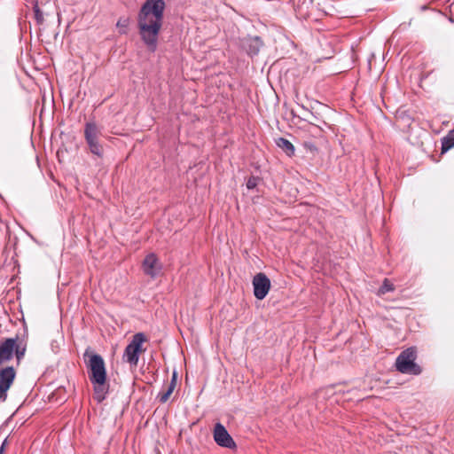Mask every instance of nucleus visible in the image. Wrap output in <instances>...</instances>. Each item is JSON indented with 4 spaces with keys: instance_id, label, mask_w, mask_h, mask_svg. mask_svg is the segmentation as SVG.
<instances>
[{
    "instance_id": "nucleus-1",
    "label": "nucleus",
    "mask_w": 454,
    "mask_h": 454,
    "mask_svg": "<svg viewBox=\"0 0 454 454\" xmlns=\"http://www.w3.org/2000/svg\"><path fill=\"white\" fill-rule=\"evenodd\" d=\"M165 7V0H145L137 14L140 38L152 52H154L158 46Z\"/></svg>"
},
{
    "instance_id": "nucleus-2",
    "label": "nucleus",
    "mask_w": 454,
    "mask_h": 454,
    "mask_svg": "<svg viewBox=\"0 0 454 454\" xmlns=\"http://www.w3.org/2000/svg\"><path fill=\"white\" fill-rule=\"evenodd\" d=\"M83 356L89 370V379L93 384L95 399L101 403L106 399L108 392L105 361L100 355L90 352L88 349Z\"/></svg>"
},
{
    "instance_id": "nucleus-3",
    "label": "nucleus",
    "mask_w": 454,
    "mask_h": 454,
    "mask_svg": "<svg viewBox=\"0 0 454 454\" xmlns=\"http://www.w3.org/2000/svg\"><path fill=\"white\" fill-rule=\"evenodd\" d=\"M416 357L417 353L414 348H408L402 351L395 361L396 370L406 374H420L421 368L415 363Z\"/></svg>"
},
{
    "instance_id": "nucleus-4",
    "label": "nucleus",
    "mask_w": 454,
    "mask_h": 454,
    "mask_svg": "<svg viewBox=\"0 0 454 454\" xmlns=\"http://www.w3.org/2000/svg\"><path fill=\"white\" fill-rule=\"evenodd\" d=\"M146 341V337L143 333H137L133 335L130 342L125 348L123 360L131 366H137L140 355L145 352L143 344Z\"/></svg>"
},
{
    "instance_id": "nucleus-5",
    "label": "nucleus",
    "mask_w": 454,
    "mask_h": 454,
    "mask_svg": "<svg viewBox=\"0 0 454 454\" xmlns=\"http://www.w3.org/2000/svg\"><path fill=\"white\" fill-rule=\"evenodd\" d=\"M101 130L94 121H88L84 127V138L88 145L90 152L98 158L104 154L103 145L99 143Z\"/></svg>"
},
{
    "instance_id": "nucleus-6",
    "label": "nucleus",
    "mask_w": 454,
    "mask_h": 454,
    "mask_svg": "<svg viewBox=\"0 0 454 454\" xmlns=\"http://www.w3.org/2000/svg\"><path fill=\"white\" fill-rule=\"evenodd\" d=\"M254 295L258 300L264 299L270 289V280L264 273H257L253 278Z\"/></svg>"
},
{
    "instance_id": "nucleus-7",
    "label": "nucleus",
    "mask_w": 454,
    "mask_h": 454,
    "mask_svg": "<svg viewBox=\"0 0 454 454\" xmlns=\"http://www.w3.org/2000/svg\"><path fill=\"white\" fill-rule=\"evenodd\" d=\"M16 372L12 366L5 367L0 371V400L5 401L7 390L14 381Z\"/></svg>"
},
{
    "instance_id": "nucleus-8",
    "label": "nucleus",
    "mask_w": 454,
    "mask_h": 454,
    "mask_svg": "<svg viewBox=\"0 0 454 454\" xmlns=\"http://www.w3.org/2000/svg\"><path fill=\"white\" fill-rule=\"evenodd\" d=\"M142 267L145 274L150 276L152 278H157L160 274L162 269L161 262L153 253L145 256L143 261Z\"/></svg>"
},
{
    "instance_id": "nucleus-9",
    "label": "nucleus",
    "mask_w": 454,
    "mask_h": 454,
    "mask_svg": "<svg viewBox=\"0 0 454 454\" xmlns=\"http://www.w3.org/2000/svg\"><path fill=\"white\" fill-rule=\"evenodd\" d=\"M214 440L215 442L224 448L234 449L236 443L232 437L230 435L226 428L221 424L217 423L214 428Z\"/></svg>"
},
{
    "instance_id": "nucleus-10",
    "label": "nucleus",
    "mask_w": 454,
    "mask_h": 454,
    "mask_svg": "<svg viewBox=\"0 0 454 454\" xmlns=\"http://www.w3.org/2000/svg\"><path fill=\"white\" fill-rule=\"evenodd\" d=\"M15 348V338H8L0 341V364H3L12 358Z\"/></svg>"
},
{
    "instance_id": "nucleus-11",
    "label": "nucleus",
    "mask_w": 454,
    "mask_h": 454,
    "mask_svg": "<svg viewBox=\"0 0 454 454\" xmlns=\"http://www.w3.org/2000/svg\"><path fill=\"white\" fill-rule=\"evenodd\" d=\"M277 145L281 148L288 156H292L294 154V145L284 137H279L277 140Z\"/></svg>"
},
{
    "instance_id": "nucleus-12",
    "label": "nucleus",
    "mask_w": 454,
    "mask_h": 454,
    "mask_svg": "<svg viewBox=\"0 0 454 454\" xmlns=\"http://www.w3.org/2000/svg\"><path fill=\"white\" fill-rule=\"evenodd\" d=\"M129 25V19L127 17H121L116 23V27L119 28V33L126 34Z\"/></svg>"
},
{
    "instance_id": "nucleus-13",
    "label": "nucleus",
    "mask_w": 454,
    "mask_h": 454,
    "mask_svg": "<svg viewBox=\"0 0 454 454\" xmlns=\"http://www.w3.org/2000/svg\"><path fill=\"white\" fill-rule=\"evenodd\" d=\"M16 339V348H14V353L18 361H20L25 355L26 346L22 344L21 341H19L18 338Z\"/></svg>"
},
{
    "instance_id": "nucleus-14",
    "label": "nucleus",
    "mask_w": 454,
    "mask_h": 454,
    "mask_svg": "<svg viewBox=\"0 0 454 454\" xmlns=\"http://www.w3.org/2000/svg\"><path fill=\"white\" fill-rule=\"evenodd\" d=\"M175 387H174V384H168L166 391L163 392L162 394H159L158 398L160 402L162 403H166L168 400L171 394L173 393Z\"/></svg>"
},
{
    "instance_id": "nucleus-15",
    "label": "nucleus",
    "mask_w": 454,
    "mask_h": 454,
    "mask_svg": "<svg viewBox=\"0 0 454 454\" xmlns=\"http://www.w3.org/2000/svg\"><path fill=\"white\" fill-rule=\"evenodd\" d=\"M262 43L260 40L259 37H255L252 41V44L249 46L248 53L251 55H256L259 52L260 47L262 46Z\"/></svg>"
},
{
    "instance_id": "nucleus-16",
    "label": "nucleus",
    "mask_w": 454,
    "mask_h": 454,
    "mask_svg": "<svg viewBox=\"0 0 454 454\" xmlns=\"http://www.w3.org/2000/svg\"><path fill=\"white\" fill-rule=\"evenodd\" d=\"M394 285L388 280V279H385L382 286H380L379 292L381 294H384L386 293H388V292H392L394 291Z\"/></svg>"
},
{
    "instance_id": "nucleus-17",
    "label": "nucleus",
    "mask_w": 454,
    "mask_h": 454,
    "mask_svg": "<svg viewBox=\"0 0 454 454\" xmlns=\"http://www.w3.org/2000/svg\"><path fill=\"white\" fill-rule=\"evenodd\" d=\"M452 146H454V139L453 138L444 137L442 139V151H447L450 148H451Z\"/></svg>"
},
{
    "instance_id": "nucleus-18",
    "label": "nucleus",
    "mask_w": 454,
    "mask_h": 454,
    "mask_svg": "<svg viewBox=\"0 0 454 454\" xmlns=\"http://www.w3.org/2000/svg\"><path fill=\"white\" fill-rule=\"evenodd\" d=\"M34 11H35V19L37 20L38 22H42L43 18V13L42 12L40 11L37 4H35L34 6Z\"/></svg>"
},
{
    "instance_id": "nucleus-19",
    "label": "nucleus",
    "mask_w": 454,
    "mask_h": 454,
    "mask_svg": "<svg viewBox=\"0 0 454 454\" xmlns=\"http://www.w3.org/2000/svg\"><path fill=\"white\" fill-rule=\"evenodd\" d=\"M256 185H257V178L254 176L250 177L247 182V187L249 190L255 188Z\"/></svg>"
},
{
    "instance_id": "nucleus-20",
    "label": "nucleus",
    "mask_w": 454,
    "mask_h": 454,
    "mask_svg": "<svg viewBox=\"0 0 454 454\" xmlns=\"http://www.w3.org/2000/svg\"><path fill=\"white\" fill-rule=\"evenodd\" d=\"M169 384H174V387H176V372H174Z\"/></svg>"
},
{
    "instance_id": "nucleus-21",
    "label": "nucleus",
    "mask_w": 454,
    "mask_h": 454,
    "mask_svg": "<svg viewBox=\"0 0 454 454\" xmlns=\"http://www.w3.org/2000/svg\"><path fill=\"white\" fill-rule=\"evenodd\" d=\"M4 442L2 444L1 448H0V454L2 453L3 450H4Z\"/></svg>"
},
{
    "instance_id": "nucleus-22",
    "label": "nucleus",
    "mask_w": 454,
    "mask_h": 454,
    "mask_svg": "<svg viewBox=\"0 0 454 454\" xmlns=\"http://www.w3.org/2000/svg\"><path fill=\"white\" fill-rule=\"evenodd\" d=\"M310 124L312 125V123H310ZM313 126H314V128H318L321 130V129L318 126L314 125V124H313Z\"/></svg>"
}]
</instances>
